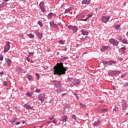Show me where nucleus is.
Here are the masks:
<instances>
[{
    "label": "nucleus",
    "mask_w": 128,
    "mask_h": 128,
    "mask_svg": "<svg viewBox=\"0 0 128 128\" xmlns=\"http://www.w3.org/2000/svg\"><path fill=\"white\" fill-rule=\"evenodd\" d=\"M67 70L68 68L64 67L62 62L58 63L57 66L54 67V74H58V76L66 74Z\"/></svg>",
    "instance_id": "1"
},
{
    "label": "nucleus",
    "mask_w": 128,
    "mask_h": 128,
    "mask_svg": "<svg viewBox=\"0 0 128 128\" xmlns=\"http://www.w3.org/2000/svg\"><path fill=\"white\" fill-rule=\"evenodd\" d=\"M109 42L114 46H118L120 44V42L117 41L114 38H111L109 40Z\"/></svg>",
    "instance_id": "2"
},
{
    "label": "nucleus",
    "mask_w": 128,
    "mask_h": 128,
    "mask_svg": "<svg viewBox=\"0 0 128 128\" xmlns=\"http://www.w3.org/2000/svg\"><path fill=\"white\" fill-rule=\"evenodd\" d=\"M122 112H124V110H128V103L126 102L124 100H122Z\"/></svg>",
    "instance_id": "3"
},
{
    "label": "nucleus",
    "mask_w": 128,
    "mask_h": 128,
    "mask_svg": "<svg viewBox=\"0 0 128 128\" xmlns=\"http://www.w3.org/2000/svg\"><path fill=\"white\" fill-rule=\"evenodd\" d=\"M46 99V94L44 93H42L38 95V100H40L41 104L44 102V100Z\"/></svg>",
    "instance_id": "4"
},
{
    "label": "nucleus",
    "mask_w": 128,
    "mask_h": 128,
    "mask_svg": "<svg viewBox=\"0 0 128 128\" xmlns=\"http://www.w3.org/2000/svg\"><path fill=\"white\" fill-rule=\"evenodd\" d=\"M10 42H6V44L4 47V54H6V52H8V50H10Z\"/></svg>",
    "instance_id": "5"
},
{
    "label": "nucleus",
    "mask_w": 128,
    "mask_h": 128,
    "mask_svg": "<svg viewBox=\"0 0 128 128\" xmlns=\"http://www.w3.org/2000/svg\"><path fill=\"white\" fill-rule=\"evenodd\" d=\"M112 50L110 46H102L100 48L101 52H106V50Z\"/></svg>",
    "instance_id": "6"
},
{
    "label": "nucleus",
    "mask_w": 128,
    "mask_h": 128,
    "mask_svg": "<svg viewBox=\"0 0 128 128\" xmlns=\"http://www.w3.org/2000/svg\"><path fill=\"white\" fill-rule=\"evenodd\" d=\"M68 28L70 30H72V32L75 34V32H76L78 30V28H76V26H72V25H70L68 26Z\"/></svg>",
    "instance_id": "7"
},
{
    "label": "nucleus",
    "mask_w": 128,
    "mask_h": 128,
    "mask_svg": "<svg viewBox=\"0 0 128 128\" xmlns=\"http://www.w3.org/2000/svg\"><path fill=\"white\" fill-rule=\"evenodd\" d=\"M110 16H102L101 18V20L102 22H104L105 24H106V22H108V20H110Z\"/></svg>",
    "instance_id": "8"
},
{
    "label": "nucleus",
    "mask_w": 128,
    "mask_h": 128,
    "mask_svg": "<svg viewBox=\"0 0 128 128\" xmlns=\"http://www.w3.org/2000/svg\"><path fill=\"white\" fill-rule=\"evenodd\" d=\"M53 82L54 84L55 88H62V84H60V81H58L56 80H53Z\"/></svg>",
    "instance_id": "9"
},
{
    "label": "nucleus",
    "mask_w": 128,
    "mask_h": 128,
    "mask_svg": "<svg viewBox=\"0 0 128 128\" xmlns=\"http://www.w3.org/2000/svg\"><path fill=\"white\" fill-rule=\"evenodd\" d=\"M39 6L42 12H46V8H44V1L40 2L39 4Z\"/></svg>",
    "instance_id": "10"
},
{
    "label": "nucleus",
    "mask_w": 128,
    "mask_h": 128,
    "mask_svg": "<svg viewBox=\"0 0 128 128\" xmlns=\"http://www.w3.org/2000/svg\"><path fill=\"white\" fill-rule=\"evenodd\" d=\"M34 34H36V36H38V38L42 40V34L40 33L38 30H35L34 31Z\"/></svg>",
    "instance_id": "11"
},
{
    "label": "nucleus",
    "mask_w": 128,
    "mask_h": 128,
    "mask_svg": "<svg viewBox=\"0 0 128 128\" xmlns=\"http://www.w3.org/2000/svg\"><path fill=\"white\" fill-rule=\"evenodd\" d=\"M23 108H26V110H34V106H30V104H26L23 106Z\"/></svg>",
    "instance_id": "12"
},
{
    "label": "nucleus",
    "mask_w": 128,
    "mask_h": 128,
    "mask_svg": "<svg viewBox=\"0 0 128 128\" xmlns=\"http://www.w3.org/2000/svg\"><path fill=\"white\" fill-rule=\"evenodd\" d=\"M120 74V72L118 70H112L111 72H110L108 74L109 76H116V74Z\"/></svg>",
    "instance_id": "13"
},
{
    "label": "nucleus",
    "mask_w": 128,
    "mask_h": 128,
    "mask_svg": "<svg viewBox=\"0 0 128 128\" xmlns=\"http://www.w3.org/2000/svg\"><path fill=\"white\" fill-rule=\"evenodd\" d=\"M6 62H7L8 66H10V64H12V60L8 58H6Z\"/></svg>",
    "instance_id": "14"
},
{
    "label": "nucleus",
    "mask_w": 128,
    "mask_h": 128,
    "mask_svg": "<svg viewBox=\"0 0 128 128\" xmlns=\"http://www.w3.org/2000/svg\"><path fill=\"white\" fill-rule=\"evenodd\" d=\"M80 83V80L79 79L78 80H74V82L73 83V84H72V86H76V84H79Z\"/></svg>",
    "instance_id": "15"
},
{
    "label": "nucleus",
    "mask_w": 128,
    "mask_h": 128,
    "mask_svg": "<svg viewBox=\"0 0 128 128\" xmlns=\"http://www.w3.org/2000/svg\"><path fill=\"white\" fill-rule=\"evenodd\" d=\"M34 94V92L32 91H30L26 93L27 96L29 98H32V95Z\"/></svg>",
    "instance_id": "16"
},
{
    "label": "nucleus",
    "mask_w": 128,
    "mask_h": 128,
    "mask_svg": "<svg viewBox=\"0 0 128 128\" xmlns=\"http://www.w3.org/2000/svg\"><path fill=\"white\" fill-rule=\"evenodd\" d=\"M60 120L62 121V122H66V121L68 120V116L64 115L63 116H62L61 118V120Z\"/></svg>",
    "instance_id": "17"
},
{
    "label": "nucleus",
    "mask_w": 128,
    "mask_h": 128,
    "mask_svg": "<svg viewBox=\"0 0 128 128\" xmlns=\"http://www.w3.org/2000/svg\"><path fill=\"white\" fill-rule=\"evenodd\" d=\"M16 120H18V118H16V116H14L12 118V120H10V122H11V124H14V122H16Z\"/></svg>",
    "instance_id": "18"
},
{
    "label": "nucleus",
    "mask_w": 128,
    "mask_h": 128,
    "mask_svg": "<svg viewBox=\"0 0 128 128\" xmlns=\"http://www.w3.org/2000/svg\"><path fill=\"white\" fill-rule=\"evenodd\" d=\"M116 64V62L114 60H110V61H107V64L108 66H112V64Z\"/></svg>",
    "instance_id": "19"
},
{
    "label": "nucleus",
    "mask_w": 128,
    "mask_h": 128,
    "mask_svg": "<svg viewBox=\"0 0 128 128\" xmlns=\"http://www.w3.org/2000/svg\"><path fill=\"white\" fill-rule=\"evenodd\" d=\"M82 34H84V36H88V31H86V30H81Z\"/></svg>",
    "instance_id": "20"
},
{
    "label": "nucleus",
    "mask_w": 128,
    "mask_h": 128,
    "mask_svg": "<svg viewBox=\"0 0 128 128\" xmlns=\"http://www.w3.org/2000/svg\"><path fill=\"white\" fill-rule=\"evenodd\" d=\"M82 4H90V0H83Z\"/></svg>",
    "instance_id": "21"
},
{
    "label": "nucleus",
    "mask_w": 128,
    "mask_h": 128,
    "mask_svg": "<svg viewBox=\"0 0 128 128\" xmlns=\"http://www.w3.org/2000/svg\"><path fill=\"white\" fill-rule=\"evenodd\" d=\"M100 120H98L94 122L93 124V126H100Z\"/></svg>",
    "instance_id": "22"
},
{
    "label": "nucleus",
    "mask_w": 128,
    "mask_h": 128,
    "mask_svg": "<svg viewBox=\"0 0 128 128\" xmlns=\"http://www.w3.org/2000/svg\"><path fill=\"white\" fill-rule=\"evenodd\" d=\"M114 28H115L116 30H120V24H114Z\"/></svg>",
    "instance_id": "23"
},
{
    "label": "nucleus",
    "mask_w": 128,
    "mask_h": 128,
    "mask_svg": "<svg viewBox=\"0 0 128 128\" xmlns=\"http://www.w3.org/2000/svg\"><path fill=\"white\" fill-rule=\"evenodd\" d=\"M68 82H72V84H74V78H68Z\"/></svg>",
    "instance_id": "24"
},
{
    "label": "nucleus",
    "mask_w": 128,
    "mask_h": 128,
    "mask_svg": "<svg viewBox=\"0 0 128 128\" xmlns=\"http://www.w3.org/2000/svg\"><path fill=\"white\" fill-rule=\"evenodd\" d=\"M68 57H64V56H61V58H60V62H64V60H68Z\"/></svg>",
    "instance_id": "25"
},
{
    "label": "nucleus",
    "mask_w": 128,
    "mask_h": 128,
    "mask_svg": "<svg viewBox=\"0 0 128 128\" xmlns=\"http://www.w3.org/2000/svg\"><path fill=\"white\" fill-rule=\"evenodd\" d=\"M52 16H54V13L50 12L48 16V20H52Z\"/></svg>",
    "instance_id": "26"
},
{
    "label": "nucleus",
    "mask_w": 128,
    "mask_h": 128,
    "mask_svg": "<svg viewBox=\"0 0 128 128\" xmlns=\"http://www.w3.org/2000/svg\"><path fill=\"white\" fill-rule=\"evenodd\" d=\"M70 108V104H66L64 107V112H66V108Z\"/></svg>",
    "instance_id": "27"
},
{
    "label": "nucleus",
    "mask_w": 128,
    "mask_h": 128,
    "mask_svg": "<svg viewBox=\"0 0 128 128\" xmlns=\"http://www.w3.org/2000/svg\"><path fill=\"white\" fill-rule=\"evenodd\" d=\"M54 90V92H58L59 94H60V92H62V88H60L56 90Z\"/></svg>",
    "instance_id": "28"
},
{
    "label": "nucleus",
    "mask_w": 128,
    "mask_h": 128,
    "mask_svg": "<svg viewBox=\"0 0 128 128\" xmlns=\"http://www.w3.org/2000/svg\"><path fill=\"white\" fill-rule=\"evenodd\" d=\"M73 94H74L76 98H77L78 100H80V98L78 97V93L76 92H73Z\"/></svg>",
    "instance_id": "29"
},
{
    "label": "nucleus",
    "mask_w": 128,
    "mask_h": 128,
    "mask_svg": "<svg viewBox=\"0 0 128 128\" xmlns=\"http://www.w3.org/2000/svg\"><path fill=\"white\" fill-rule=\"evenodd\" d=\"M86 38H90V37H88V36H86L84 38H80V42H84V40H86Z\"/></svg>",
    "instance_id": "30"
},
{
    "label": "nucleus",
    "mask_w": 128,
    "mask_h": 128,
    "mask_svg": "<svg viewBox=\"0 0 128 128\" xmlns=\"http://www.w3.org/2000/svg\"><path fill=\"white\" fill-rule=\"evenodd\" d=\"M28 36L30 38H34V35L30 33L28 34Z\"/></svg>",
    "instance_id": "31"
},
{
    "label": "nucleus",
    "mask_w": 128,
    "mask_h": 128,
    "mask_svg": "<svg viewBox=\"0 0 128 128\" xmlns=\"http://www.w3.org/2000/svg\"><path fill=\"white\" fill-rule=\"evenodd\" d=\"M117 40H120V41L122 40V36H120V35L118 36L117 37Z\"/></svg>",
    "instance_id": "32"
},
{
    "label": "nucleus",
    "mask_w": 128,
    "mask_h": 128,
    "mask_svg": "<svg viewBox=\"0 0 128 128\" xmlns=\"http://www.w3.org/2000/svg\"><path fill=\"white\" fill-rule=\"evenodd\" d=\"M126 50V48L124 47H122L120 49V52H124V50Z\"/></svg>",
    "instance_id": "33"
},
{
    "label": "nucleus",
    "mask_w": 128,
    "mask_h": 128,
    "mask_svg": "<svg viewBox=\"0 0 128 128\" xmlns=\"http://www.w3.org/2000/svg\"><path fill=\"white\" fill-rule=\"evenodd\" d=\"M122 42L123 44H128V40H126V39L122 40Z\"/></svg>",
    "instance_id": "34"
},
{
    "label": "nucleus",
    "mask_w": 128,
    "mask_h": 128,
    "mask_svg": "<svg viewBox=\"0 0 128 128\" xmlns=\"http://www.w3.org/2000/svg\"><path fill=\"white\" fill-rule=\"evenodd\" d=\"M102 62L103 63V64L104 66H108V61L102 60Z\"/></svg>",
    "instance_id": "35"
},
{
    "label": "nucleus",
    "mask_w": 128,
    "mask_h": 128,
    "mask_svg": "<svg viewBox=\"0 0 128 128\" xmlns=\"http://www.w3.org/2000/svg\"><path fill=\"white\" fill-rule=\"evenodd\" d=\"M92 14H88L86 18L87 19L90 18H92Z\"/></svg>",
    "instance_id": "36"
},
{
    "label": "nucleus",
    "mask_w": 128,
    "mask_h": 128,
    "mask_svg": "<svg viewBox=\"0 0 128 128\" xmlns=\"http://www.w3.org/2000/svg\"><path fill=\"white\" fill-rule=\"evenodd\" d=\"M52 28H56V30H58V26L56 24H54V26H52Z\"/></svg>",
    "instance_id": "37"
},
{
    "label": "nucleus",
    "mask_w": 128,
    "mask_h": 128,
    "mask_svg": "<svg viewBox=\"0 0 128 128\" xmlns=\"http://www.w3.org/2000/svg\"><path fill=\"white\" fill-rule=\"evenodd\" d=\"M38 24L40 26V28H42V26H44V25L42 24V23L40 22V21H38Z\"/></svg>",
    "instance_id": "38"
},
{
    "label": "nucleus",
    "mask_w": 128,
    "mask_h": 128,
    "mask_svg": "<svg viewBox=\"0 0 128 128\" xmlns=\"http://www.w3.org/2000/svg\"><path fill=\"white\" fill-rule=\"evenodd\" d=\"M50 26H53L54 25V21H51L50 22Z\"/></svg>",
    "instance_id": "39"
},
{
    "label": "nucleus",
    "mask_w": 128,
    "mask_h": 128,
    "mask_svg": "<svg viewBox=\"0 0 128 128\" xmlns=\"http://www.w3.org/2000/svg\"><path fill=\"white\" fill-rule=\"evenodd\" d=\"M126 86H128V82L123 84L122 88H126Z\"/></svg>",
    "instance_id": "40"
},
{
    "label": "nucleus",
    "mask_w": 128,
    "mask_h": 128,
    "mask_svg": "<svg viewBox=\"0 0 128 128\" xmlns=\"http://www.w3.org/2000/svg\"><path fill=\"white\" fill-rule=\"evenodd\" d=\"M28 80H32V76L30 75H29L28 76Z\"/></svg>",
    "instance_id": "41"
},
{
    "label": "nucleus",
    "mask_w": 128,
    "mask_h": 128,
    "mask_svg": "<svg viewBox=\"0 0 128 128\" xmlns=\"http://www.w3.org/2000/svg\"><path fill=\"white\" fill-rule=\"evenodd\" d=\"M34 56V52H29L28 53V56Z\"/></svg>",
    "instance_id": "42"
},
{
    "label": "nucleus",
    "mask_w": 128,
    "mask_h": 128,
    "mask_svg": "<svg viewBox=\"0 0 128 128\" xmlns=\"http://www.w3.org/2000/svg\"><path fill=\"white\" fill-rule=\"evenodd\" d=\"M59 44H64V42L62 40H60L58 42Z\"/></svg>",
    "instance_id": "43"
},
{
    "label": "nucleus",
    "mask_w": 128,
    "mask_h": 128,
    "mask_svg": "<svg viewBox=\"0 0 128 128\" xmlns=\"http://www.w3.org/2000/svg\"><path fill=\"white\" fill-rule=\"evenodd\" d=\"M72 118H73V120H76V115L72 114Z\"/></svg>",
    "instance_id": "44"
},
{
    "label": "nucleus",
    "mask_w": 128,
    "mask_h": 128,
    "mask_svg": "<svg viewBox=\"0 0 128 128\" xmlns=\"http://www.w3.org/2000/svg\"><path fill=\"white\" fill-rule=\"evenodd\" d=\"M70 12V8H68L65 10L66 14H68V12Z\"/></svg>",
    "instance_id": "45"
},
{
    "label": "nucleus",
    "mask_w": 128,
    "mask_h": 128,
    "mask_svg": "<svg viewBox=\"0 0 128 128\" xmlns=\"http://www.w3.org/2000/svg\"><path fill=\"white\" fill-rule=\"evenodd\" d=\"M114 112H118V107H115L114 109H113Z\"/></svg>",
    "instance_id": "46"
},
{
    "label": "nucleus",
    "mask_w": 128,
    "mask_h": 128,
    "mask_svg": "<svg viewBox=\"0 0 128 128\" xmlns=\"http://www.w3.org/2000/svg\"><path fill=\"white\" fill-rule=\"evenodd\" d=\"M36 76L37 77V80H38L40 78V74H38V73H36Z\"/></svg>",
    "instance_id": "47"
},
{
    "label": "nucleus",
    "mask_w": 128,
    "mask_h": 128,
    "mask_svg": "<svg viewBox=\"0 0 128 128\" xmlns=\"http://www.w3.org/2000/svg\"><path fill=\"white\" fill-rule=\"evenodd\" d=\"M40 92V89H36L35 90V92L37 93Z\"/></svg>",
    "instance_id": "48"
},
{
    "label": "nucleus",
    "mask_w": 128,
    "mask_h": 128,
    "mask_svg": "<svg viewBox=\"0 0 128 128\" xmlns=\"http://www.w3.org/2000/svg\"><path fill=\"white\" fill-rule=\"evenodd\" d=\"M4 60V56H2V55H0V60Z\"/></svg>",
    "instance_id": "49"
},
{
    "label": "nucleus",
    "mask_w": 128,
    "mask_h": 128,
    "mask_svg": "<svg viewBox=\"0 0 128 128\" xmlns=\"http://www.w3.org/2000/svg\"><path fill=\"white\" fill-rule=\"evenodd\" d=\"M3 84H4V86H8V83L6 82H4L3 83Z\"/></svg>",
    "instance_id": "50"
},
{
    "label": "nucleus",
    "mask_w": 128,
    "mask_h": 128,
    "mask_svg": "<svg viewBox=\"0 0 128 128\" xmlns=\"http://www.w3.org/2000/svg\"><path fill=\"white\" fill-rule=\"evenodd\" d=\"M19 36L21 38H24V35L22 34H20Z\"/></svg>",
    "instance_id": "51"
},
{
    "label": "nucleus",
    "mask_w": 128,
    "mask_h": 128,
    "mask_svg": "<svg viewBox=\"0 0 128 128\" xmlns=\"http://www.w3.org/2000/svg\"><path fill=\"white\" fill-rule=\"evenodd\" d=\"M126 76V74H122L120 76V78H124V76Z\"/></svg>",
    "instance_id": "52"
},
{
    "label": "nucleus",
    "mask_w": 128,
    "mask_h": 128,
    "mask_svg": "<svg viewBox=\"0 0 128 128\" xmlns=\"http://www.w3.org/2000/svg\"><path fill=\"white\" fill-rule=\"evenodd\" d=\"M0 74L1 76H4V72H0Z\"/></svg>",
    "instance_id": "53"
},
{
    "label": "nucleus",
    "mask_w": 128,
    "mask_h": 128,
    "mask_svg": "<svg viewBox=\"0 0 128 128\" xmlns=\"http://www.w3.org/2000/svg\"><path fill=\"white\" fill-rule=\"evenodd\" d=\"M44 70H48V67L46 66H44Z\"/></svg>",
    "instance_id": "54"
},
{
    "label": "nucleus",
    "mask_w": 128,
    "mask_h": 128,
    "mask_svg": "<svg viewBox=\"0 0 128 128\" xmlns=\"http://www.w3.org/2000/svg\"><path fill=\"white\" fill-rule=\"evenodd\" d=\"M87 20H88V18H86L85 19L81 20H82L83 22H86Z\"/></svg>",
    "instance_id": "55"
},
{
    "label": "nucleus",
    "mask_w": 128,
    "mask_h": 128,
    "mask_svg": "<svg viewBox=\"0 0 128 128\" xmlns=\"http://www.w3.org/2000/svg\"><path fill=\"white\" fill-rule=\"evenodd\" d=\"M2 4H4V2H2V4H0V9L2 8Z\"/></svg>",
    "instance_id": "56"
},
{
    "label": "nucleus",
    "mask_w": 128,
    "mask_h": 128,
    "mask_svg": "<svg viewBox=\"0 0 128 128\" xmlns=\"http://www.w3.org/2000/svg\"><path fill=\"white\" fill-rule=\"evenodd\" d=\"M26 60H28V62H30V58L29 57H26Z\"/></svg>",
    "instance_id": "57"
},
{
    "label": "nucleus",
    "mask_w": 128,
    "mask_h": 128,
    "mask_svg": "<svg viewBox=\"0 0 128 128\" xmlns=\"http://www.w3.org/2000/svg\"><path fill=\"white\" fill-rule=\"evenodd\" d=\"M118 60H120V62L124 60V59H123L122 58H118Z\"/></svg>",
    "instance_id": "58"
},
{
    "label": "nucleus",
    "mask_w": 128,
    "mask_h": 128,
    "mask_svg": "<svg viewBox=\"0 0 128 128\" xmlns=\"http://www.w3.org/2000/svg\"><path fill=\"white\" fill-rule=\"evenodd\" d=\"M16 126H18V124H20V122H16Z\"/></svg>",
    "instance_id": "59"
},
{
    "label": "nucleus",
    "mask_w": 128,
    "mask_h": 128,
    "mask_svg": "<svg viewBox=\"0 0 128 128\" xmlns=\"http://www.w3.org/2000/svg\"><path fill=\"white\" fill-rule=\"evenodd\" d=\"M100 10V7H98L96 8V10H98H98Z\"/></svg>",
    "instance_id": "60"
},
{
    "label": "nucleus",
    "mask_w": 128,
    "mask_h": 128,
    "mask_svg": "<svg viewBox=\"0 0 128 128\" xmlns=\"http://www.w3.org/2000/svg\"><path fill=\"white\" fill-rule=\"evenodd\" d=\"M62 50H64V52H66V50H68V48H64V49H62Z\"/></svg>",
    "instance_id": "61"
},
{
    "label": "nucleus",
    "mask_w": 128,
    "mask_h": 128,
    "mask_svg": "<svg viewBox=\"0 0 128 128\" xmlns=\"http://www.w3.org/2000/svg\"><path fill=\"white\" fill-rule=\"evenodd\" d=\"M54 116H52L51 118H49V120H54Z\"/></svg>",
    "instance_id": "62"
},
{
    "label": "nucleus",
    "mask_w": 128,
    "mask_h": 128,
    "mask_svg": "<svg viewBox=\"0 0 128 128\" xmlns=\"http://www.w3.org/2000/svg\"><path fill=\"white\" fill-rule=\"evenodd\" d=\"M106 110H108L106 109H102V112H106Z\"/></svg>",
    "instance_id": "63"
},
{
    "label": "nucleus",
    "mask_w": 128,
    "mask_h": 128,
    "mask_svg": "<svg viewBox=\"0 0 128 128\" xmlns=\"http://www.w3.org/2000/svg\"><path fill=\"white\" fill-rule=\"evenodd\" d=\"M52 123H53V124H56V122L55 121V120H53V121H52Z\"/></svg>",
    "instance_id": "64"
}]
</instances>
